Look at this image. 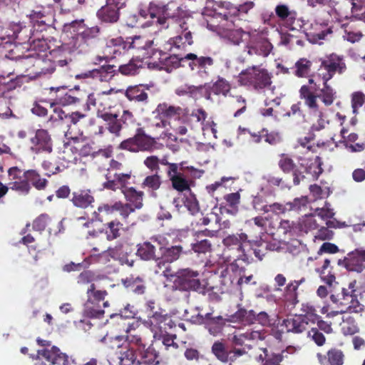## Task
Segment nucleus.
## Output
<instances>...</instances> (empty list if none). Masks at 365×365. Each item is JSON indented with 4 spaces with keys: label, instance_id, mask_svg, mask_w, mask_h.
<instances>
[{
    "label": "nucleus",
    "instance_id": "nucleus-1",
    "mask_svg": "<svg viewBox=\"0 0 365 365\" xmlns=\"http://www.w3.org/2000/svg\"><path fill=\"white\" fill-rule=\"evenodd\" d=\"M320 158L317 157L314 162L309 163V160L301 159L299 165H297L293 159L287 154L283 153L280 155L278 161L279 169L285 174L292 173L293 185L297 186L305 179L304 173H310L313 178L317 179L322 174Z\"/></svg>",
    "mask_w": 365,
    "mask_h": 365
},
{
    "label": "nucleus",
    "instance_id": "nucleus-2",
    "mask_svg": "<svg viewBox=\"0 0 365 365\" xmlns=\"http://www.w3.org/2000/svg\"><path fill=\"white\" fill-rule=\"evenodd\" d=\"M163 275L167 281L172 283L171 289L173 291L180 292H200L202 289L201 282L198 278L199 272L190 268L180 269L173 272L170 268L163 272Z\"/></svg>",
    "mask_w": 365,
    "mask_h": 365
},
{
    "label": "nucleus",
    "instance_id": "nucleus-3",
    "mask_svg": "<svg viewBox=\"0 0 365 365\" xmlns=\"http://www.w3.org/2000/svg\"><path fill=\"white\" fill-rule=\"evenodd\" d=\"M272 75L261 66H252L243 69L237 76V83L241 86L260 91L269 88L272 83Z\"/></svg>",
    "mask_w": 365,
    "mask_h": 365
},
{
    "label": "nucleus",
    "instance_id": "nucleus-4",
    "mask_svg": "<svg viewBox=\"0 0 365 365\" xmlns=\"http://www.w3.org/2000/svg\"><path fill=\"white\" fill-rule=\"evenodd\" d=\"M166 135L162 133L160 136L153 138L145 133L143 127H138L133 137L123 140L118 145V148L130 153L152 152L155 148L156 140L163 139Z\"/></svg>",
    "mask_w": 365,
    "mask_h": 365
},
{
    "label": "nucleus",
    "instance_id": "nucleus-5",
    "mask_svg": "<svg viewBox=\"0 0 365 365\" xmlns=\"http://www.w3.org/2000/svg\"><path fill=\"white\" fill-rule=\"evenodd\" d=\"M126 341L128 347L134 349L140 355L138 365H158L159 353L153 344L148 345L144 339L137 333L127 330Z\"/></svg>",
    "mask_w": 365,
    "mask_h": 365
},
{
    "label": "nucleus",
    "instance_id": "nucleus-6",
    "mask_svg": "<svg viewBox=\"0 0 365 365\" xmlns=\"http://www.w3.org/2000/svg\"><path fill=\"white\" fill-rule=\"evenodd\" d=\"M356 284V281L351 282L347 287L341 288L339 293L331 294V301L341 307V310L336 312L335 314L338 313H359L364 310L363 306L359 302L355 294Z\"/></svg>",
    "mask_w": 365,
    "mask_h": 365
},
{
    "label": "nucleus",
    "instance_id": "nucleus-7",
    "mask_svg": "<svg viewBox=\"0 0 365 365\" xmlns=\"http://www.w3.org/2000/svg\"><path fill=\"white\" fill-rule=\"evenodd\" d=\"M70 27L74 33L76 32L70 43L78 53L86 52L90 41L97 38L100 34L98 26L86 27L83 21H74Z\"/></svg>",
    "mask_w": 365,
    "mask_h": 365
},
{
    "label": "nucleus",
    "instance_id": "nucleus-8",
    "mask_svg": "<svg viewBox=\"0 0 365 365\" xmlns=\"http://www.w3.org/2000/svg\"><path fill=\"white\" fill-rule=\"evenodd\" d=\"M252 345H245V347H232L228 349L224 339L215 341L211 346V353L222 364L234 365L241 356L247 354L252 349Z\"/></svg>",
    "mask_w": 365,
    "mask_h": 365
},
{
    "label": "nucleus",
    "instance_id": "nucleus-9",
    "mask_svg": "<svg viewBox=\"0 0 365 365\" xmlns=\"http://www.w3.org/2000/svg\"><path fill=\"white\" fill-rule=\"evenodd\" d=\"M347 70L344 57L332 53L321 60V64L317 69V76L322 80L329 81L336 74L342 75Z\"/></svg>",
    "mask_w": 365,
    "mask_h": 365
},
{
    "label": "nucleus",
    "instance_id": "nucleus-10",
    "mask_svg": "<svg viewBox=\"0 0 365 365\" xmlns=\"http://www.w3.org/2000/svg\"><path fill=\"white\" fill-rule=\"evenodd\" d=\"M48 185V180L41 178L40 173L34 169H30L23 173V181L9 182V187L21 195H28L31 185L38 190H44Z\"/></svg>",
    "mask_w": 365,
    "mask_h": 365
},
{
    "label": "nucleus",
    "instance_id": "nucleus-11",
    "mask_svg": "<svg viewBox=\"0 0 365 365\" xmlns=\"http://www.w3.org/2000/svg\"><path fill=\"white\" fill-rule=\"evenodd\" d=\"M36 342L39 346L44 347L37 351V359H44L48 365H71L69 356L62 352L58 346H51L50 341L37 338Z\"/></svg>",
    "mask_w": 365,
    "mask_h": 365
},
{
    "label": "nucleus",
    "instance_id": "nucleus-12",
    "mask_svg": "<svg viewBox=\"0 0 365 365\" xmlns=\"http://www.w3.org/2000/svg\"><path fill=\"white\" fill-rule=\"evenodd\" d=\"M150 19L157 24L165 26L166 21L170 18H180L182 9L174 1H170L166 5L161 3L152 1L149 4Z\"/></svg>",
    "mask_w": 365,
    "mask_h": 365
},
{
    "label": "nucleus",
    "instance_id": "nucleus-13",
    "mask_svg": "<svg viewBox=\"0 0 365 365\" xmlns=\"http://www.w3.org/2000/svg\"><path fill=\"white\" fill-rule=\"evenodd\" d=\"M248 244V237L245 233H240L235 235H230L223 240V245L227 250L233 251L237 259L250 263L251 254L247 251Z\"/></svg>",
    "mask_w": 365,
    "mask_h": 365
},
{
    "label": "nucleus",
    "instance_id": "nucleus-14",
    "mask_svg": "<svg viewBox=\"0 0 365 365\" xmlns=\"http://www.w3.org/2000/svg\"><path fill=\"white\" fill-rule=\"evenodd\" d=\"M118 170H124V165L122 163L112 159L110 161L109 168L106 174V181L103 184L104 188L116 191L118 190L116 186L123 185L130 180L132 175L131 170H125V174H118L116 173Z\"/></svg>",
    "mask_w": 365,
    "mask_h": 365
},
{
    "label": "nucleus",
    "instance_id": "nucleus-15",
    "mask_svg": "<svg viewBox=\"0 0 365 365\" xmlns=\"http://www.w3.org/2000/svg\"><path fill=\"white\" fill-rule=\"evenodd\" d=\"M185 58L189 61L188 66L191 71L203 79L210 76L215 67V60L211 56L190 53L185 56Z\"/></svg>",
    "mask_w": 365,
    "mask_h": 365
},
{
    "label": "nucleus",
    "instance_id": "nucleus-16",
    "mask_svg": "<svg viewBox=\"0 0 365 365\" xmlns=\"http://www.w3.org/2000/svg\"><path fill=\"white\" fill-rule=\"evenodd\" d=\"M155 111L166 120H173L179 123L190 125L189 108L187 107L170 105L164 102L158 105Z\"/></svg>",
    "mask_w": 365,
    "mask_h": 365
},
{
    "label": "nucleus",
    "instance_id": "nucleus-17",
    "mask_svg": "<svg viewBox=\"0 0 365 365\" xmlns=\"http://www.w3.org/2000/svg\"><path fill=\"white\" fill-rule=\"evenodd\" d=\"M184 165L185 163L173 170L170 174L167 175L168 178L171 182L172 187L179 192L190 190L192 180L188 178L186 171H196V169L192 166L185 167Z\"/></svg>",
    "mask_w": 365,
    "mask_h": 365
},
{
    "label": "nucleus",
    "instance_id": "nucleus-18",
    "mask_svg": "<svg viewBox=\"0 0 365 365\" xmlns=\"http://www.w3.org/2000/svg\"><path fill=\"white\" fill-rule=\"evenodd\" d=\"M125 4L124 0H106V4L97 11V17L103 24H115L120 19V9Z\"/></svg>",
    "mask_w": 365,
    "mask_h": 365
},
{
    "label": "nucleus",
    "instance_id": "nucleus-19",
    "mask_svg": "<svg viewBox=\"0 0 365 365\" xmlns=\"http://www.w3.org/2000/svg\"><path fill=\"white\" fill-rule=\"evenodd\" d=\"M338 265L349 272L361 273L365 269V250L356 249L338 260Z\"/></svg>",
    "mask_w": 365,
    "mask_h": 365
},
{
    "label": "nucleus",
    "instance_id": "nucleus-20",
    "mask_svg": "<svg viewBox=\"0 0 365 365\" xmlns=\"http://www.w3.org/2000/svg\"><path fill=\"white\" fill-rule=\"evenodd\" d=\"M30 150L35 154L51 153L53 151V140L47 130H36L34 137L30 139Z\"/></svg>",
    "mask_w": 365,
    "mask_h": 365
},
{
    "label": "nucleus",
    "instance_id": "nucleus-21",
    "mask_svg": "<svg viewBox=\"0 0 365 365\" xmlns=\"http://www.w3.org/2000/svg\"><path fill=\"white\" fill-rule=\"evenodd\" d=\"M136 209L132 207L129 203H123L120 201L115 202L113 205H109L104 204L98 207V211L93 212L94 219L96 220L103 222V219L101 216V212H105L106 215H112L114 212H119L122 218L126 220L130 213L133 212Z\"/></svg>",
    "mask_w": 365,
    "mask_h": 365
},
{
    "label": "nucleus",
    "instance_id": "nucleus-22",
    "mask_svg": "<svg viewBox=\"0 0 365 365\" xmlns=\"http://www.w3.org/2000/svg\"><path fill=\"white\" fill-rule=\"evenodd\" d=\"M30 21L31 23V29L33 31L34 38H42L45 36L44 31H46L49 27L47 16L45 12L40 11H32L29 15Z\"/></svg>",
    "mask_w": 365,
    "mask_h": 365
},
{
    "label": "nucleus",
    "instance_id": "nucleus-23",
    "mask_svg": "<svg viewBox=\"0 0 365 365\" xmlns=\"http://www.w3.org/2000/svg\"><path fill=\"white\" fill-rule=\"evenodd\" d=\"M262 351L264 354L259 356V359L262 361V365H291L292 359L289 356L288 352L283 350L281 353H268L267 348H262Z\"/></svg>",
    "mask_w": 365,
    "mask_h": 365
},
{
    "label": "nucleus",
    "instance_id": "nucleus-24",
    "mask_svg": "<svg viewBox=\"0 0 365 365\" xmlns=\"http://www.w3.org/2000/svg\"><path fill=\"white\" fill-rule=\"evenodd\" d=\"M129 182H125L123 185H118V190H120L123 194L125 199L135 209L139 210L143 206L144 192L138 191L133 187H128Z\"/></svg>",
    "mask_w": 365,
    "mask_h": 365
},
{
    "label": "nucleus",
    "instance_id": "nucleus-25",
    "mask_svg": "<svg viewBox=\"0 0 365 365\" xmlns=\"http://www.w3.org/2000/svg\"><path fill=\"white\" fill-rule=\"evenodd\" d=\"M86 96V92L81 90L78 86L68 91L66 89L58 99V105L63 106L79 105L83 101Z\"/></svg>",
    "mask_w": 365,
    "mask_h": 365
},
{
    "label": "nucleus",
    "instance_id": "nucleus-26",
    "mask_svg": "<svg viewBox=\"0 0 365 365\" xmlns=\"http://www.w3.org/2000/svg\"><path fill=\"white\" fill-rule=\"evenodd\" d=\"M98 117L103 119L106 123V128L115 137H120L123 125L118 115L105 111H98Z\"/></svg>",
    "mask_w": 365,
    "mask_h": 365
},
{
    "label": "nucleus",
    "instance_id": "nucleus-27",
    "mask_svg": "<svg viewBox=\"0 0 365 365\" xmlns=\"http://www.w3.org/2000/svg\"><path fill=\"white\" fill-rule=\"evenodd\" d=\"M241 195L238 192L224 195L223 200L220 205L222 214L227 213L235 215L239 211Z\"/></svg>",
    "mask_w": 365,
    "mask_h": 365
},
{
    "label": "nucleus",
    "instance_id": "nucleus-28",
    "mask_svg": "<svg viewBox=\"0 0 365 365\" xmlns=\"http://www.w3.org/2000/svg\"><path fill=\"white\" fill-rule=\"evenodd\" d=\"M307 317H302L300 314H296L293 317L284 320V324L287 332L294 334H302L308 330L309 322Z\"/></svg>",
    "mask_w": 365,
    "mask_h": 365
},
{
    "label": "nucleus",
    "instance_id": "nucleus-29",
    "mask_svg": "<svg viewBox=\"0 0 365 365\" xmlns=\"http://www.w3.org/2000/svg\"><path fill=\"white\" fill-rule=\"evenodd\" d=\"M275 14L284 25L290 30L296 29L294 23L297 18V13L294 10H290L285 4H279L275 7Z\"/></svg>",
    "mask_w": 365,
    "mask_h": 365
},
{
    "label": "nucleus",
    "instance_id": "nucleus-30",
    "mask_svg": "<svg viewBox=\"0 0 365 365\" xmlns=\"http://www.w3.org/2000/svg\"><path fill=\"white\" fill-rule=\"evenodd\" d=\"M148 90L149 87L143 84L130 86L126 88L124 95L130 101L147 103L148 101L147 91Z\"/></svg>",
    "mask_w": 365,
    "mask_h": 365
},
{
    "label": "nucleus",
    "instance_id": "nucleus-31",
    "mask_svg": "<svg viewBox=\"0 0 365 365\" xmlns=\"http://www.w3.org/2000/svg\"><path fill=\"white\" fill-rule=\"evenodd\" d=\"M317 357L320 365H343L344 354L341 349L331 348L326 354L318 353Z\"/></svg>",
    "mask_w": 365,
    "mask_h": 365
},
{
    "label": "nucleus",
    "instance_id": "nucleus-32",
    "mask_svg": "<svg viewBox=\"0 0 365 365\" xmlns=\"http://www.w3.org/2000/svg\"><path fill=\"white\" fill-rule=\"evenodd\" d=\"M157 242L159 244L156 238H151V241H145L137 245L136 255L141 259L148 261L155 259V245L153 244Z\"/></svg>",
    "mask_w": 365,
    "mask_h": 365
},
{
    "label": "nucleus",
    "instance_id": "nucleus-33",
    "mask_svg": "<svg viewBox=\"0 0 365 365\" xmlns=\"http://www.w3.org/2000/svg\"><path fill=\"white\" fill-rule=\"evenodd\" d=\"M231 91V84L225 78L218 76L217 81L214 82L207 89L206 98L210 99L211 95H222L225 97L227 96Z\"/></svg>",
    "mask_w": 365,
    "mask_h": 365
},
{
    "label": "nucleus",
    "instance_id": "nucleus-34",
    "mask_svg": "<svg viewBox=\"0 0 365 365\" xmlns=\"http://www.w3.org/2000/svg\"><path fill=\"white\" fill-rule=\"evenodd\" d=\"M124 287L135 294L142 295L146 291L145 282L143 277L130 275L122 279Z\"/></svg>",
    "mask_w": 365,
    "mask_h": 365
},
{
    "label": "nucleus",
    "instance_id": "nucleus-35",
    "mask_svg": "<svg viewBox=\"0 0 365 365\" xmlns=\"http://www.w3.org/2000/svg\"><path fill=\"white\" fill-rule=\"evenodd\" d=\"M15 38L19 43L30 44L34 38V34L31 26H25L21 24H14L12 26Z\"/></svg>",
    "mask_w": 365,
    "mask_h": 365
},
{
    "label": "nucleus",
    "instance_id": "nucleus-36",
    "mask_svg": "<svg viewBox=\"0 0 365 365\" xmlns=\"http://www.w3.org/2000/svg\"><path fill=\"white\" fill-rule=\"evenodd\" d=\"M71 201L74 206L86 209L94 202V197L88 190H78L73 192Z\"/></svg>",
    "mask_w": 365,
    "mask_h": 365
},
{
    "label": "nucleus",
    "instance_id": "nucleus-37",
    "mask_svg": "<svg viewBox=\"0 0 365 365\" xmlns=\"http://www.w3.org/2000/svg\"><path fill=\"white\" fill-rule=\"evenodd\" d=\"M18 66L21 68L24 69V72L29 76V73L33 69H36V67H39L41 64L40 61V55L37 53H29L26 56H23L18 59Z\"/></svg>",
    "mask_w": 365,
    "mask_h": 365
},
{
    "label": "nucleus",
    "instance_id": "nucleus-38",
    "mask_svg": "<svg viewBox=\"0 0 365 365\" xmlns=\"http://www.w3.org/2000/svg\"><path fill=\"white\" fill-rule=\"evenodd\" d=\"M106 52L109 58H116L126 53V44L122 38H112L107 43Z\"/></svg>",
    "mask_w": 365,
    "mask_h": 365
},
{
    "label": "nucleus",
    "instance_id": "nucleus-39",
    "mask_svg": "<svg viewBox=\"0 0 365 365\" xmlns=\"http://www.w3.org/2000/svg\"><path fill=\"white\" fill-rule=\"evenodd\" d=\"M299 98L304 101L305 105L310 110H318L317 95L309 85H303L299 89Z\"/></svg>",
    "mask_w": 365,
    "mask_h": 365
},
{
    "label": "nucleus",
    "instance_id": "nucleus-40",
    "mask_svg": "<svg viewBox=\"0 0 365 365\" xmlns=\"http://www.w3.org/2000/svg\"><path fill=\"white\" fill-rule=\"evenodd\" d=\"M105 234L108 241L119 238L124 232L125 227L122 222L117 219L112 220L105 225Z\"/></svg>",
    "mask_w": 365,
    "mask_h": 365
},
{
    "label": "nucleus",
    "instance_id": "nucleus-41",
    "mask_svg": "<svg viewBox=\"0 0 365 365\" xmlns=\"http://www.w3.org/2000/svg\"><path fill=\"white\" fill-rule=\"evenodd\" d=\"M105 311L99 303L87 299L83 304V315L88 319H102Z\"/></svg>",
    "mask_w": 365,
    "mask_h": 365
},
{
    "label": "nucleus",
    "instance_id": "nucleus-42",
    "mask_svg": "<svg viewBox=\"0 0 365 365\" xmlns=\"http://www.w3.org/2000/svg\"><path fill=\"white\" fill-rule=\"evenodd\" d=\"M74 51L75 49H73V47L71 48L68 44H63L57 50H56L54 51L55 56L56 58H58V59L53 61V62H56V66H58L63 67L71 62V55Z\"/></svg>",
    "mask_w": 365,
    "mask_h": 365
},
{
    "label": "nucleus",
    "instance_id": "nucleus-43",
    "mask_svg": "<svg viewBox=\"0 0 365 365\" xmlns=\"http://www.w3.org/2000/svg\"><path fill=\"white\" fill-rule=\"evenodd\" d=\"M313 63L307 58H300L295 63L293 69V74L298 78H307L312 73Z\"/></svg>",
    "mask_w": 365,
    "mask_h": 365
},
{
    "label": "nucleus",
    "instance_id": "nucleus-44",
    "mask_svg": "<svg viewBox=\"0 0 365 365\" xmlns=\"http://www.w3.org/2000/svg\"><path fill=\"white\" fill-rule=\"evenodd\" d=\"M222 6H225L229 11L224 14L220 13L219 14L222 15L224 19L227 20L230 15L236 16L239 13L247 14L254 7L255 4L252 1H247L242 4L239 5L237 7L232 6L230 3L227 2L222 3Z\"/></svg>",
    "mask_w": 365,
    "mask_h": 365
},
{
    "label": "nucleus",
    "instance_id": "nucleus-45",
    "mask_svg": "<svg viewBox=\"0 0 365 365\" xmlns=\"http://www.w3.org/2000/svg\"><path fill=\"white\" fill-rule=\"evenodd\" d=\"M322 81L323 88L320 90L319 93L317 95V98H320L326 106H329L334 103L336 98V92L332 87L329 85V81Z\"/></svg>",
    "mask_w": 365,
    "mask_h": 365
},
{
    "label": "nucleus",
    "instance_id": "nucleus-46",
    "mask_svg": "<svg viewBox=\"0 0 365 365\" xmlns=\"http://www.w3.org/2000/svg\"><path fill=\"white\" fill-rule=\"evenodd\" d=\"M40 61L41 64L36 69H33L29 75L34 76H40L41 75L51 74L56 70V62H53L51 59H45L40 56Z\"/></svg>",
    "mask_w": 365,
    "mask_h": 365
},
{
    "label": "nucleus",
    "instance_id": "nucleus-47",
    "mask_svg": "<svg viewBox=\"0 0 365 365\" xmlns=\"http://www.w3.org/2000/svg\"><path fill=\"white\" fill-rule=\"evenodd\" d=\"M342 27L344 28L343 39L351 43L359 42L364 36L360 30L348 24H343Z\"/></svg>",
    "mask_w": 365,
    "mask_h": 365
},
{
    "label": "nucleus",
    "instance_id": "nucleus-48",
    "mask_svg": "<svg viewBox=\"0 0 365 365\" xmlns=\"http://www.w3.org/2000/svg\"><path fill=\"white\" fill-rule=\"evenodd\" d=\"M182 252V247L180 245L165 248L164 251L162 252L161 260L168 263L173 262L179 259Z\"/></svg>",
    "mask_w": 365,
    "mask_h": 365
},
{
    "label": "nucleus",
    "instance_id": "nucleus-49",
    "mask_svg": "<svg viewBox=\"0 0 365 365\" xmlns=\"http://www.w3.org/2000/svg\"><path fill=\"white\" fill-rule=\"evenodd\" d=\"M351 105L353 113L356 115L361 108L365 112V94L361 91H355L351 95Z\"/></svg>",
    "mask_w": 365,
    "mask_h": 365
},
{
    "label": "nucleus",
    "instance_id": "nucleus-50",
    "mask_svg": "<svg viewBox=\"0 0 365 365\" xmlns=\"http://www.w3.org/2000/svg\"><path fill=\"white\" fill-rule=\"evenodd\" d=\"M142 61L140 59L132 58L128 63L120 65L118 66V71L123 75H135L138 69L142 67Z\"/></svg>",
    "mask_w": 365,
    "mask_h": 365
},
{
    "label": "nucleus",
    "instance_id": "nucleus-51",
    "mask_svg": "<svg viewBox=\"0 0 365 365\" xmlns=\"http://www.w3.org/2000/svg\"><path fill=\"white\" fill-rule=\"evenodd\" d=\"M331 267H330V260L329 259L324 260L322 267L316 269L322 281L329 285H331L336 279L334 274L331 272Z\"/></svg>",
    "mask_w": 365,
    "mask_h": 365
},
{
    "label": "nucleus",
    "instance_id": "nucleus-52",
    "mask_svg": "<svg viewBox=\"0 0 365 365\" xmlns=\"http://www.w3.org/2000/svg\"><path fill=\"white\" fill-rule=\"evenodd\" d=\"M125 350L120 351V360L121 365H138L140 355L138 353L129 347H125Z\"/></svg>",
    "mask_w": 365,
    "mask_h": 365
},
{
    "label": "nucleus",
    "instance_id": "nucleus-53",
    "mask_svg": "<svg viewBox=\"0 0 365 365\" xmlns=\"http://www.w3.org/2000/svg\"><path fill=\"white\" fill-rule=\"evenodd\" d=\"M116 66L114 65H104L99 68L94 69L98 73L95 74L96 79L101 81H108L114 76Z\"/></svg>",
    "mask_w": 365,
    "mask_h": 365
},
{
    "label": "nucleus",
    "instance_id": "nucleus-54",
    "mask_svg": "<svg viewBox=\"0 0 365 365\" xmlns=\"http://www.w3.org/2000/svg\"><path fill=\"white\" fill-rule=\"evenodd\" d=\"M224 325L225 321L222 317L217 316L215 319H211V321L206 322L205 327L211 335L215 336L222 332Z\"/></svg>",
    "mask_w": 365,
    "mask_h": 365
},
{
    "label": "nucleus",
    "instance_id": "nucleus-55",
    "mask_svg": "<svg viewBox=\"0 0 365 365\" xmlns=\"http://www.w3.org/2000/svg\"><path fill=\"white\" fill-rule=\"evenodd\" d=\"M87 299H91L93 302L99 303L104 301L106 297L108 295L106 290H99L96 289L95 284L92 283L86 292Z\"/></svg>",
    "mask_w": 365,
    "mask_h": 365
},
{
    "label": "nucleus",
    "instance_id": "nucleus-56",
    "mask_svg": "<svg viewBox=\"0 0 365 365\" xmlns=\"http://www.w3.org/2000/svg\"><path fill=\"white\" fill-rule=\"evenodd\" d=\"M162 184L161 177L158 173L148 175L142 182V187L152 191H155L160 187Z\"/></svg>",
    "mask_w": 365,
    "mask_h": 365
},
{
    "label": "nucleus",
    "instance_id": "nucleus-57",
    "mask_svg": "<svg viewBox=\"0 0 365 365\" xmlns=\"http://www.w3.org/2000/svg\"><path fill=\"white\" fill-rule=\"evenodd\" d=\"M191 247L194 252L198 255L206 254L212 251V245L207 239L197 240L195 242L191 244Z\"/></svg>",
    "mask_w": 365,
    "mask_h": 365
},
{
    "label": "nucleus",
    "instance_id": "nucleus-58",
    "mask_svg": "<svg viewBox=\"0 0 365 365\" xmlns=\"http://www.w3.org/2000/svg\"><path fill=\"white\" fill-rule=\"evenodd\" d=\"M245 36H249V33L245 32L242 29L228 30L225 34V37L235 45H239Z\"/></svg>",
    "mask_w": 365,
    "mask_h": 365
},
{
    "label": "nucleus",
    "instance_id": "nucleus-59",
    "mask_svg": "<svg viewBox=\"0 0 365 365\" xmlns=\"http://www.w3.org/2000/svg\"><path fill=\"white\" fill-rule=\"evenodd\" d=\"M341 329L345 335H353L359 331V327L355 319L349 316L343 318Z\"/></svg>",
    "mask_w": 365,
    "mask_h": 365
},
{
    "label": "nucleus",
    "instance_id": "nucleus-60",
    "mask_svg": "<svg viewBox=\"0 0 365 365\" xmlns=\"http://www.w3.org/2000/svg\"><path fill=\"white\" fill-rule=\"evenodd\" d=\"M252 208L257 211L262 213H268V204L266 198L259 194L252 197L251 202Z\"/></svg>",
    "mask_w": 365,
    "mask_h": 365
},
{
    "label": "nucleus",
    "instance_id": "nucleus-61",
    "mask_svg": "<svg viewBox=\"0 0 365 365\" xmlns=\"http://www.w3.org/2000/svg\"><path fill=\"white\" fill-rule=\"evenodd\" d=\"M258 323L263 327H269L270 325V319L268 314L265 312L257 313L254 310H251V318L250 324Z\"/></svg>",
    "mask_w": 365,
    "mask_h": 365
},
{
    "label": "nucleus",
    "instance_id": "nucleus-62",
    "mask_svg": "<svg viewBox=\"0 0 365 365\" xmlns=\"http://www.w3.org/2000/svg\"><path fill=\"white\" fill-rule=\"evenodd\" d=\"M153 45V41H148L145 37L135 36L133 38L129 48H135L137 50H145L150 48Z\"/></svg>",
    "mask_w": 365,
    "mask_h": 365
},
{
    "label": "nucleus",
    "instance_id": "nucleus-63",
    "mask_svg": "<svg viewBox=\"0 0 365 365\" xmlns=\"http://www.w3.org/2000/svg\"><path fill=\"white\" fill-rule=\"evenodd\" d=\"M352 1V7H351V14L356 19L364 20L365 21V10L363 11V9L365 8V3L361 1V0H351Z\"/></svg>",
    "mask_w": 365,
    "mask_h": 365
},
{
    "label": "nucleus",
    "instance_id": "nucleus-64",
    "mask_svg": "<svg viewBox=\"0 0 365 365\" xmlns=\"http://www.w3.org/2000/svg\"><path fill=\"white\" fill-rule=\"evenodd\" d=\"M50 220L51 218L48 214H41L33 221V230L38 232L43 231L46 229Z\"/></svg>",
    "mask_w": 365,
    "mask_h": 365
}]
</instances>
